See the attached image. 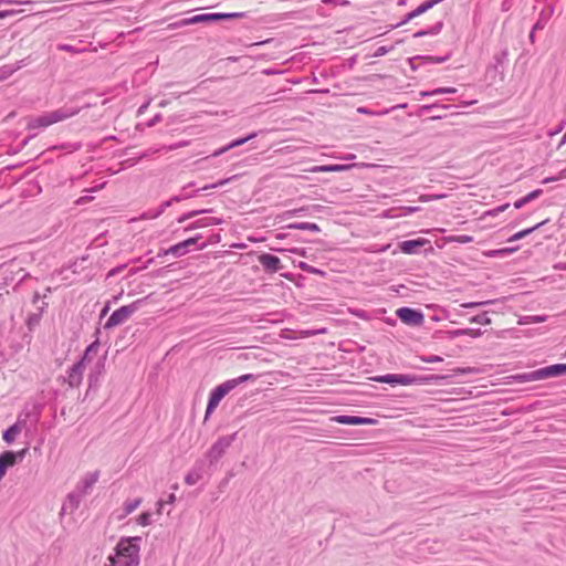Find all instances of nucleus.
Returning a JSON list of instances; mask_svg holds the SVG:
<instances>
[{
    "instance_id": "27",
    "label": "nucleus",
    "mask_w": 566,
    "mask_h": 566,
    "mask_svg": "<svg viewBox=\"0 0 566 566\" xmlns=\"http://www.w3.org/2000/svg\"><path fill=\"white\" fill-rule=\"evenodd\" d=\"M172 203H175V202L171 201V198L168 200H165L155 210H149L148 212H146L144 214V218L156 219V218L160 217L167 208L171 207Z\"/></svg>"
},
{
    "instance_id": "48",
    "label": "nucleus",
    "mask_w": 566,
    "mask_h": 566,
    "mask_svg": "<svg viewBox=\"0 0 566 566\" xmlns=\"http://www.w3.org/2000/svg\"><path fill=\"white\" fill-rule=\"evenodd\" d=\"M188 145H189L188 140H181V142L176 143V144L164 146L163 149H165L166 151H172V150H176L178 148L186 147Z\"/></svg>"
},
{
    "instance_id": "56",
    "label": "nucleus",
    "mask_w": 566,
    "mask_h": 566,
    "mask_svg": "<svg viewBox=\"0 0 566 566\" xmlns=\"http://www.w3.org/2000/svg\"><path fill=\"white\" fill-rule=\"evenodd\" d=\"M514 0H503L501 3V10L507 12L511 10Z\"/></svg>"
},
{
    "instance_id": "20",
    "label": "nucleus",
    "mask_w": 566,
    "mask_h": 566,
    "mask_svg": "<svg viewBox=\"0 0 566 566\" xmlns=\"http://www.w3.org/2000/svg\"><path fill=\"white\" fill-rule=\"evenodd\" d=\"M256 136H258V133L253 132V133H250L249 135H247L244 137H240V138L233 139L232 142H230L226 146H222V147L216 149L212 153L211 156L212 157H219V156L223 155L224 153H227L230 149H233L235 147L244 145L245 143H248L249 140L255 138Z\"/></svg>"
},
{
    "instance_id": "1",
    "label": "nucleus",
    "mask_w": 566,
    "mask_h": 566,
    "mask_svg": "<svg viewBox=\"0 0 566 566\" xmlns=\"http://www.w3.org/2000/svg\"><path fill=\"white\" fill-rule=\"evenodd\" d=\"M140 536L120 538L115 547V554L108 557L106 566H138Z\"/></svg>"
},
{
    "instance_id": "9",
    "label": "nucleus",
    "mask_w": 566,
    "mask_h": 566,
    "mask_svg": "<svg viewBox=\"0 0 566 566\" xmlns=\"http://www.w3.org/2000/svg\"><path fill=\"white\" fill-rule=\"evenodd\" d=\"M228 181H229V179H223V180H220L219 182L211 184V185H206L202 188H198V189H195L192 191H188L189 188L195 186V182L191 181V182H189L188 185H186V186H184L181 188L180 193L172 196L171 197V201H174L175 203L176 202H181L184 200L193 198L200 191H205V190H208V189H214V188H217L219 186L226 185Z\"/></svg>"
},
{
    "instance_id": "3",
    "label": "nucleus",
    "mask_w": 566,
    "mask_h": 566,
    "mask_svg": "<svg viewBox=\"0 0 566 566\" xmlns=\"http://www.w3.org/2000/svg\"><path fill=\"white\" fill-rule=\"evenodd\" d=\"M81 112L80 107L62 106L52 112L43 113L39 116L31 117L28 120L27 128L34 130L38 128H46L53 124L69 119Z\"/></svg>"
},
{
    "instance_id": "25",
    "label": "nucleus",
    "mask_w": 566,
    "mask_h": 566,
    "mask_svg": "<svg viewBox=\"0 0 566 566\" xmlns=\"http://www.w3.org/2000/svg\"><path fill=\"white\" fill-rule=\"evenodd\" d=\"M443 28V22L442 21H438L436 24H433L432 27L428 28V29H421L419 31H417L415 34H413V38H423V36H427V35H437L441 32Z\"/></svg>"
},
{
    "instance_id": "32",
    "label": "nucleus",
    "mask_w": 566,
    "mask_h": 566,
    "mask_svg": "<svg viewBox=\"0 0 566 566\" xmlns=\"http://www.w3.org/2000/svg\"><path fill=\"white\" fill-rule=\"evenodd\" d=\"M140 497L125 501L123 505V514L119 516V518H124L127 515L132 514L140 505Z\"/></svg>"
},
{
    "instance_id": "63",
    "label": "nucleus",
    "mask_w": 566,
    "mask_h": 566,
    "mask_svg": "<svg viewBox=\"0 0 566 566\" xmlns=\"http://www.w3.org/2000/svg\"><path fill=\"white\" fill-rule=\"evenodd\" d=\"M27 452H28V449H22V450L15 452V454H17V462L23 460V458L25 457Z\"/></svg>"
},
{
    "instance_id": "49",
    "label": "nucleus",
    "mask_w": 566,
    "mask_h": 566,
    "mask_svg": "<svg viewBox=\"0 0 566 566\" xmlns=\"http://www.w3.org/2000/svg\"><path fill=\"white\" fill-rule=\"evenodd\" d=\"M421 360L424 361V363H428V364H433V363H441V361H443V358L441 356H438V355H428V356H422Z\"/></svg>"
},
{
    "instance_id": "34",
    "label": "nucleus",
    "mask_w": 566,
    "mask_h": 566,
    "mask_svg": "<svg viewBox=\"0 0 566 566\" xmlns=\"http://www.w3.org/2000/svg\"><path fill=\"white\" fill-rule=\"evenodd\" d=\"M202 239V235L201 234H196L191 238H188L186 240H184L185 244L190 248L191 250H202L205 249L208 244L207 242H202L201 244H199V241Z\"/></svg>"
},
{
    "instance_id": "30",
    "label": "nucleus",
    "mask_w": 566,
    "mask_h": 566,
    "mask_svg": "<svg viewBox=\"0 0 566 566\" xmlns=\"http://www.w3.org/2000/svg\"><path fill=\"white\" fill-rule=\"evenodd\" d=\"M46 306L48 303L43 302L42 305L38 308L36 313H32L28 316L27 324L30 329H32L33 326L40 323L42 314Z\"/></svg>"
},
{
    "instance_id": "41",
    "label": "nucleus",
    "mask_w": 566,
    "mask_h": 566,
    "mask_svg": "<svg viewBox=\"0 0 566 566\" xmlns=\"http://www.w3.org/2000/svg\"><path fill=\"white\" fill-rule=\"evenodd\" d=\"M298 268L310 274H323V271L319 269L306 263V262H300Z\"/></svg>"
},
{
    "instance_id": "22",
    "label": "nucleus",
    "mask_w": 566,
    "mask_h": 566,
    "mask_svg": "<svg viewBox=\"0 0 566 566\" xmlns=\"http://www.w3.org/2000/svg\"><path fill=\"white\" fill-rule=\"evenodd\" d=\"M222 222H223L222 218L205 217V218H200V219L193 221L192 223H190L189 226H187L185 228V231H190V230L199 229V228H206V227H210V226H218V224H221Z\"/></svg>"
},
{
    "instance_id": "6",
    "label": "nucleus",
    "mask_w": 566,
    "mask_h": 566,
    "mask_svg": "<svg viewBox=\"0 0 566 566\" xmlns=\"http://www.w3.org/2000/svg\"><path fill=\"white\" fill-rule=\"evenodd\" d=\"M143 300H137L128 305L115 310L104 324L105 329H111L125 323L136 311L139 310Z\"/></svg>"
},
{
    "instance_id": "59",
    "label": "nucleus",
    "mask_w": 566,
    "mask_h": 566,
    "mask_svg": "<svg viewBox=\"0 0 566 566\" xmlns=\"http://www.w3.org/2000/svg\"><path fill=\"white\" fill-rule=\"evenodd\" d=\"M527 203H528V202H527V200L525 199V197H522V198H520L518 200H516V201L514 202V208H515V209H521V208H523V207H524L525 205H527Z\"/></svg>"
},
{
    "instance_id": "51",
    "label": "nucleus",
    "mask_w": 566,
    "mask_h": 566,
    "mask_svg": "<svg viewBox=\"0 0 566 566\" xmlns=\"http://www.w3.org/2000/svg\"><path fill=\"white\" fill-rule=\"evenodd\" d=\"M542 193H543L542 189H535V190L531 191L530 193H527L524 197L527 200V202H531V201L537 199Z\"/></svg>"
},
{
    "instance_id": "15",
    "label": "nucleus",
    "mask_w": 566,
    "mask_h": 566,
    "mask_svg": "<svg viewBox=\"0 0 566 566\" xmlns=\"http://www.w3.org/2000/svg\"><path fill=\"white\" fill-rule=\"evenodd\" d=\"M367 164H331V165H321L315 166L310 169L311 172H338L349 170L353 167H369Z\"/></svg>"
},
{
    "instance_id": "23",
    "label": "nucleus",
    "mask_w": 566,
    "mask_h": 566,
    "mask_svg": "<svg viewBox=\"0 0 566 566\" xmlns=\"http://www.w3.org/2000/svg\"><path fill=\"white\" fill-rule=\"evenodd\" d=\"M554 12H555V8L553 4H548L546 8H544L539 12L537 20L534 23V30H543L547 25L548 21L551 20V18L554 14Z\"/></svg>"
},
{
    "instance_id": "11",
    "label": "nucleus",
    "mask_w": 566,
    "mask_h": 566,
    "mask_svg": "<svg viewBox=\"0 0 566 566\" xmlns=\"http://www.w3.org/2000/svg\"><path fill=\"white\" fill-rule=\"evenodd\" d=\"M85 370V364L83 360H77L72 367L66 371L65 381L71 388H76L81 385L83 379V374Z\"/></svg>"
},
{
    "instance_id": "38",
    "label": "nucleus",
    "mask_w": 566,
    "mask_h": 566,
    "mask_svg": "<svg viewBox=\"0 0 566 566\" xmlns=\"http://www.w3.org/2000/svg\"><path fill=\"white\" fill-rule=\"evenodd\" d=\"M450 108V105H446V104H440V103H432V104H428V105H422L420 107V113L421 114H429L431 113L433 109H449Z\"/></svg>"
},
{
    "instance_id": "4",
    "label": "nucleus",
    "mask_w": 566,
    "mask_h": 566,
    "mask_svg": "<svg viewBox=\"0 0 566 566\" xmlns=\"http://www.w3.org/2000/svg\"><path fill=\"white\" fill-rule=\"evenodd\" d=\"M438 375H408V374H386L376 376L373 379L377 382L389 384L391 386L401 385H428L441 379Z\"/></svg>"
},
{
    "instance_id": "60",
    "label": "nucleus",
    "mask_w": 566,
    "mask_h": 566,
    "mask_svg": "<svg viewBox=\"0 0 566 566\" xmlns=\"http://www.w3.org/2000/svg\"><path fill=\"white\" fill-rule=\"evenodd\" d=\"M465 329L463 328H458V329H453L450 332V335L451 337H460V336H465Z\"/></svg>"
},
{
    "instance_id": "36",
    "label": "nucleus",
    "mask_w": 566,
    "mask_h": 566,
    "mask_svg": "<svg viewBox=\"0 0 566 566\" xmlns=\"http://www.w3.org/2000/svg\"><path fill=\"white\" fill-rule=\"evenodd\" d=\"M98 348H99V340L95 339L93 343H91L86 347V349H85V352H84V354H83V356H82V358L80 360H83L84 364H85V361H90L91 360V354L96 353L98 350Z\"/></svg>"
},
{
    "instance_id": "10",
    "label": "nucleus",
    "mask_w": 566,
    "mask_h": 566,
    "mask_svg": "<svg viewBox=\"0 0 566 566\" xmlns=\"http://www.w3.org/2000/svg\"><path fill=\"white\" fill-rule=\"evenodd\" d=\"M396 315L402 323L410 326H420L424 319L420 310L411 307H400L396 311Z\"/></svg>"
},
{
    "instance_id": "19",
    "label": "nucleus",
    "mask_w": 566,
    "mask_h": 566,
    "mask_svg": "<svg viewBox=\"0 0 566 566\" xmlns=\"http://www.w3.org/2000/svg\"><path fill=\"white\" fill-rule=\"evenodd\" d=\"M333 420L340 424H349V426H360V424H373L376 422L375 419L359 417V416H349V415H340L333 418Z\"/></svg>"
},
{
    "instance_id": "54",
    "label": "nucleus",
    "mask_w": 566,
    "mask_h": 566,
    "mask_svg": "<svg viewBox=\"0 0 566 566\" xmlns=\"http://www.w3.org/2000/svg\"><path fill=\"white\" fill-rule=\"evenodd\" d=\"M390 50H391V48H387V46H379V48L375 51L374 56H376V57L384 56V55H386Z\"/></svg>"
},
{
    "instance_id": "44",
    "label": "nucleus",
    "mask_w": 566,
    "mask_h": 566,
    "mask_svg": "<svg viewBox=\"0 0 566 566\" xmlns=\"http://www.w3.org/2000/svg\"><path fill=\"white\" fill-rule=\"evenodd\" d=\"M450 241L461 243V244H467V243L473 242V237L468 235V234H460V235L452 237L450 239Z\"/></svg>"
},
{
    "instance_id": "37",
    "label": "nucleus",
    "mask_w": 566,
    "mask_h": 566,
    "mask_svg": "<svg viewBox=\"0 0 566 566\" xmlns=\"http://www.w3.org/2000/svg\"><path fill=\"white\" fill-rule=\"evenodd\" d=\"M212 210L211 209H202V210H192V211H189V212H186L184 214H181L178 219H177V222L178 223H184L186 222L187 220L193 218V217H197L201 213H207V212H211Z\"/></svg>"
},
{
    "instance_id": "18",
    "label": "nucleus",
    "mask_w": 566,
    "mask_h": 566,
    "mask_svg": "<svg viewBox=\"0 0 566 566\" xmlns=\"http://www.w3.org/2000/svg\"><path fill=\"white\" fill-rule=\"evenodd\" d=\"M82 499L83 496H81L80 493H76L74 491L70 492L65 501L63 502L60 514H73L80 507Z\"/></svg>"
},
{
    "instance_id": "47",
    "label": "nucleus",
    "mask_w": 566,
    "mask_h": 566,
    "mask_svg": "<svg viewBox=\"0 0 566 566\" xmlns=\"http://www.w3.org/2000/svg\"><path fill=\"white\" fill-rule=\"evenodd\" d=\"M57 49L60 51L70 52V53H81L84 51V49H77L71 44H59Z\"/></svg>"
},
{
    "instance_id": "50",
    "label": "nucleus",
    "mask_w": 566,
    "mask_h": 566,
    "mask_svg": "<svg viewBox=\"0 0 566 566\" xmlns=\"http://www.w3.org/2000/svg\"><path fill=\"white\" fill-rule=\"evenodd\" d=\"M441 198H444V195H421L419 197V201L420 202H428V201L438 200V199H441Z\"/></svg>"
},
{
    "instance_id": "17",
    "label": "nucleus",
    "mask_w": 566,
    "mask_h": 566,
    "mask_svg": "<svg viewBox=\"0 0 566 566\" xmlns=\"http://www.w3.org/2000/svg\"><path fill=\"white\" fill-rule=\"evenodd\" d=\"M106 354L99 357L88 374V386L94 388L98 385L99 378L105 370Z\"/></svg>"
},
{
    "instance_id": "45",
    "label": "nucleus",
    "mask_w": 566,
    "mask_h": 566,
    "mask_svg": "<svg viewBox=\"0 0 566 566\" xmlns=\"http://www.w3.org/2000/svg\"><path fill=\"white\" fill-rule=\"evenodd\" d=\"M517 248H503V249H497V250H493L489 253L490 256H503V255H506L511 252H514L516 251Z\"/></svg>"
},
{
    "instance_id": "57",
    "label": "nucleus",
    "mask_w": 566,
    "mask_h": 566,
    "mask_svg": "<svg viewBox=\"0 0 566 566\" xmlns=\"http://www.w3.org/2000/svg\"><path fill=\"white\" fill-rule=\"evenodd\" d=\"M18 274H21L17 284L13 286L15 289L21 282H23L27 277L30 276L29 273H27L23 269H19Z\"/></svg>"
},
{
    "instance_id": "42",
    "label": "nucleus",
    "mask_w": 566,
    "mask_h": 566,
    "mask_svg": "<svg viewBox=\"0 0 566 566\" xmlns=\"http://www.w3.org/2000/svg\"><path fill=\"white\" fill-rule=\"evenodd\" d=\"M88 260V255H84L80 259H76L69 268L72 270L73 273H78L80 270L83 269L82 263Z\"/></svg>"
},
{
    "instance_id": "28",
    "label": "nucleus",
    "mask_w": 566,
    "mask_h": 566,
    "mask_svg": "<svg viewBox=\"0 0 566 566\" xmlns=\"http://www.w3.org/2000/svg\"><path fill=\"white\" fill-rule=\"evenodd\" d=\"M0 463L8 470L17 463V454L14 451L7 450L0 454Z\"/></svg>"
},
{
    "instance_id": "33",
    "label": "nucleus",
    "mask_w": 566,
    "mask_h": 566,
    "mask_svg": "<svg viewBox=\"0 0 566 566\" xmlns=\"http://www.w3.org/2000/svg\"><path fill=\"white\" fill-rule=\"evenodd\" d=\"M20 426L18 423H14L3 431L2 438L7 443H12L15 437L20 433Z\"/></svg>"
},
{
    "instance_id": "2",
    "label": "nucleus",
    "mask_w": 566,
    "mask_h": 566,
    "mask_svg": "<svg viewBox=\"0 0 566 566\" xmlns=\"http://www.w3.org/2000/svg\"><path fill=\"white\" fill-rule=\"evenodd\" d=\"M256 379V376L253 374H244L233 379H228L222 384L214 387L208 398L207 408L205 412V420H207L211 413L217 409L220 401L233 389H235L239 385L247 382L249 380Z\"/></svg>"
},
{
    "instance_id": "31",
    "label": "nucleus",
    "mask_w": 566,
    "mask_h": 566,
    "mask_svg": "<svg viewBox=\"0 0 566 566\" xmlns=\"http://www.w3.org/2000/svg\"><path fill=\"white\" fill-rule=\"evenodd\" d=\"M23 61H19L15 65H3L0 67V81L10 77L14 72L23 66Z\"/></svg>"
},
{
    "instance_id": "46",
    "label": "nucleus",
    "mask_w": 566,
    "mask_h": 566,
    "mask_svg": "<svg viewBox=\"0 0 566 566\" xmlns=\"http://www.w3.org/2000/svg\"><path fill=\"white\" fill-rule=\"evenodd\" d=\"M509 207H510L509 203H504V205L495 207L494 209L486 211L484 214L495 217V216L500 214L501 212H504Z\"/></svg>"
},
{
    "instance_id": "7",
    "label": "nucleus",
    "mask_w": 566,
    "mask_h": 566,
    "mask_svg": "<svg viewBox=\"0 0 566 566\" xmlns=\"http://www.w3.org/2000/svg\"><path fill=\"white\" fill-rule=\"evenodd\" d=\"M237 433H232L229 436L220 437L208 450L206 454V461L209 462L210 465H214L218 461L223 457L227 449L232 444L235 440Z\"/></svg>"
},
{
    "instance_id": "52",
    "label": "nucleus",
    "mask_w": 566,
    "mask_h": 566,
    "mask_svg": "<svg viewBox=\"0 0 566 566\" xmlns=\"http://www.w3.org/2000/svg\"><path fill=\"white\" fill-rule=\"evenodd\" d=\"M465 329V336H470L472 338L480 337L483 332L480 328H464Z\"/></svg>"
},
{
    "instance_id": "24",
    "label": "nucleus",
    "mask_w": 566,
    "mask_h": 566,
    "mask_svg": "<svg viewBox=\"0 0 566 566\" xmlns=\"http://www.w3.org/2000/svg\"><path fill=\"white\" fill-rule=\"evenodd\" d=\"M169 254H171L175 258H180L187 254V250H184V247L177 243L168 249H160L157 256L160 258Z\"/></svg>"
},
{
    "instance_id": "62",
    "label": "nucleus",
    "mask_w": 566,
    "mask_h": 566,
    "mask_svg": "<svg viewBox=\"0 0 566 566\" xmlns=\"http://www.w3.org/2000/svg\"><path fill=\"white\" fill-rule=\"evenodd\" d=\"M149 104H150V101H147V102H145L144 104H142V105L139 106V108H138L137 113H138L139 115L144 114V113L147 111V108H148Z\"/></svg>"
},
{
    "instance_id": "5",
    "label": "nucleus",
    "mask_w": 566,
    "mask_h": 566,
    "mask_svg": "<svg viewBox=\"0 0 566 566\" xmlns=\"http://www.w3.org/2000/svg\"><path fill=\"white\" fill-rule=\"evenodd\" d=\"M244 15L243 12H232V13H219V12H213V13H200V14H196V15H192L190 18H184V19H180L179 21H176L171 24H169V28L171 29H176V28H182V27H186V25H190V24H198V23H212V22H218V21H223V20H232V19H238V18H242Z\"/></svg>"
},
{
    "instance_id": "40",
    "label": "nucleus",
    "mask_w": 566,
    "mask_h": 566,
    "mask_svg": "<svg viewBox=\"0 0 566 566\" xmlns=\"http://www.w3.org/2000/svg\"><path fill=\"white\" fill-rule=\"evenodd\" d=\"M415 60H423L426 62H429V63H443L444 61L448 60V55L447 56H442V57H433V56H415L410 60V62L412 63Z\"/></svg>"
},
{
    "instance_id": "21",
    "label": "nucleus",
    "mask_w": 566,
    "mask_h": 566,
    "mask_svg": "<svg viewBox=\"0 0 566 566\" xmlns=\"http://www.w3.org/2000/svg\"><path fill=\"white\" fill-rule=\"evenodd\" d=\"M431 7L427 1L422 2L420 6H418L415 10L408 12L400 22L392 25V29L399 28L408 22H410L412 19L426 13L428 10H430Z\"/></svg>"
},
{
    "instance_id": "26",
    "label": "nucleus",
    "mask_w": 566,
    "mask_h": 566,
    "mask_svg": "<svg viewBox=\"0 0 566 566\" xmlns=\"http://www.w3.org/2000/svg\"><path fill=\"white\" fill-rule=\"evenodd\" d=\"M548 220H544L542 222H538L536 223L535 226L531 227V228H527V229H524V230H521L516 233H514L507 241L509 242H513V241H517V240H521V239H524L525 237H527L528 234L533 233L535 230L539 229L541 227H543Z\"/></svg>"
},
{
    "instance_id": "12",
    "label": "nucleus",
    "mask_w": 566,
    "mask_h": 566,
    "mask_svg": "<svg viewBox=\"0 0 566 566\" xmlns=\"http://www.w3.org/2000/svg\"><path fill=\"white\" fill-rule=\"evenodd\" d=\"M209 464L206 460H198L191 468V470L186 474L185 482L188 485H195L197 484L203 475L207 473V467Z\"/></svg>"
},
{
    "instance_id": "13",
    "label": "nucleus",
    "mask_w": 566,
    "mask_h": 566,
    "mask_svg": "<svg viewBox=\"0 0 566 566\" xmlns=\"http://www.w3.org/2000/svg\"><path fill=\"white\" fill-rule=\"evenodd\" d=\"M99 472L94 471L85 474L81 481L76 484L74 492L80 493L81 496H85L91 493L93 485L98 481Z\"/></svg>"
},
{
    "instance_id": "58",
    "label": "nucleus",
    "mask_w": 566,
    "mask_h": 566,
    "mask_svg": "<svg viewBox=\"0 0 566 566\" xmlns=\"http://www.w3.org/2000/svg\"><path fill=\"white\" fill-rule=\"evenodd\" d=\"M486 303L488 302H469V303L462 304L461 306L462 307H467V308H473V307L482 306V305H484Z\"/></svg>"
},
{
    "instance_id": "61",
    "label": "nucleus",
    "mask_w": 566,
    "mask_h": 566,
    "mask_svg": "<svg viewBox=\"0 0 566 566\" xmlns=\"http://www.w3.org/2000/svg\"><path fill=\"white\" fill-rule=\"evenodd\" d=\"M17 12H18V11H15V10H1V11H0V20H1V19H4V18H7V17L13 15V14H15Z\"/></svg>"
},
{
    "instance_id": "8",
    "label": "nucleus",
    "mask_w": 566,
    "mask_h": 566,
    "mask_svg": "<svg viewBox=\"0 0 566 566\" xmlns=\"http://www.w3.org/2000/svg\"><path fill=\"white\" fill-rule=\"evenodd\" d=\"M566 374V364H554L545 366L523 375L528 381L560 377Z\"/></svg>"
},
{
    "instance_id": "39",
    "label": "nucleus",
    "mask_w": 566,
    "mask_h": 566,
    "mask_svg": "<svg viewBox=\"0 0 566 566\" xmlns=\"http://www.w3.org/2000/svg\"><path fill=\"white\" fill-rule=\"evenodd\" d=\"M471 323L480 324V325H489L491 324V318L488 316L486 312L476 314L470 318Z\"/></svg>"
},
{
    "instance_id": "16",
    "label": "nucleus",
    "mask_w": 566,
    "mask_h": 566,
    "mask_svg": "<svg viewBox=\"0 0 566 566\" xmlns=\"http://www.w3.org/2000/svg\"><path fill=\"white\" fill-rule=\"evenodd\" d=\"M259 262L269 273H275L282 269L280 258L271 253H262L259 256Z\"/></svg>"
},
{
    "instance_id": "43",
    "label": "nucleus",
    "mask_w": 566,
    "mask_h": 566,
    "mask_svg": "<svg viewBox=\"0 0 566 566\" xmlns=\"http://www.w3.org/2000/svg\"><path fill=\"white\" fill-rule=\"evenodd\" d=\"M137 523L142 526H148L153 523L151 521V513L150 512H143L138 518Z\"/></svg>"
},
{
    "instance_id": "14",
    "label": "nucleus",
    "mask_w": 566,
    "mask_h": 566,
    "mask_svg": "<svg viewBox=\"0 0 566 566\" xmlns=\"http://www.w3.org/2000/svg\"><path fill=\"white\" fill-rule=\"evenodd\" d=\"M429 243L430 241L424 238L405 240L399 243V250L405 254H417L421 248Z\"/></svg>"
},
{
    "instance_id": "29",
    "label": "nucleus",
    "mask_w": 566,
    "mask_h": 566,
    "mask_svg": "<svg viewBox=\"0 0 566 566\" xmlns=\"http://www.w3.org/2000/svg\"><path fill=\"white\" fill-rule=\"evenodd\" d=\"M286 229L294 230H308L312 232H319L321 229L317 223L314 222H293L286 226Z\"/></svg>"
},
{
    "instance_id": "64",
    "label": "nucleus",
    "mask_w": 566,
    "mask_h": 566,
    "mask_svg": "<svg viewBox=\"0 0 566 566\" xmlns=\"http://www.w3.org/2000/svg\"><path fill=\"white\" fill-rule=\"evenodd\" d=\"M357 111H358V113L366 114V115H375L376 114L375 112H373L371 109H369L367 107H359Z\"/></svg>"
},
{
    "instance_id": "53",
    "label": "nucleus",
    "mask_w": 566,
    "mask_h": 566,
    "mask_svg": "<svg viewBox=\"0 0 566 566\" xmlns=\"http://www.w3.org/2000/svg\"><path fill=\"white\" fill-rule=\"evenodd\" d=\"M507 59V51L503 50L501 53L494 56L496 64H502Z\"/></svg>"
},
{
    "instance_id": "35",
    "label": "nucleus",
    "mask_w": 566,
    "mask_h": 566,
    "mask_svg": "<svg viewBox=\"0 0 566 566\" xmlns=\"http://www.w3.org/2000/svg\"><path fill=\"white\" fill-rule=\"evenodd\" d=\"M457 92V88L454 87H439L431 91H421L419 95L421 97H428V96H436L440 94H454Z\"/></svg>"
},
{
    "instance_id": "55",
    "label": "nucleus",
    "mask_w": 566,
    "mask_h": 566,
    "mask_svg": "<svg viewBox=\"0 0 566 566\" xmlns=\"http://www.w3.org/2000/svg\"><path fill=\"white\" fill-rule=\"evenodd\" d=\"M163 116L160 113L156 114L151 119L147 122L148 127H153L161 120Z\"/></svg>"
}]
</instances>
